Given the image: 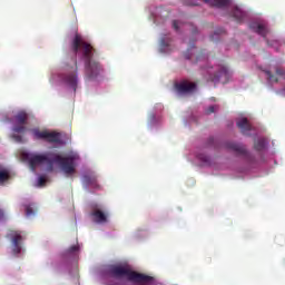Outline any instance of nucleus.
Instances as JSON below:
<instances>
[{
	"mask_svg": "<svg viewBox=\"0 0 285 285\" xmlns=\"http://www.w3.org/2000/svg\"><path fill=\"white\" fill-rule=\"evenodd\" d=\"M23 157L29 161V166L33 171L37 170L38 166H43V164H46L48 173L55 170V164H58L66 175H75L77 171L75 160L78 159V156L75 154L68 156H61L55 153L24 154Z\"/></svg>",
	"mask_w": 285,
	"mask_h": 285,
	"instance_id": "f257e3e1",
	"label": "nucleus"
},
{
	"mask_svg": "<svg viewBox=\"0 0 285 285\" xmlns=\"http://www.w3.org/2000/svg\"><path fill=\"white\" fill-rule=\"evenodd\" d=\"M71 48L75 55L82 49L85 75L87 79H96V77H99V72H101V65L98 61L92 60V57H95V48L91 47L90 43L83 41L79 35L75 36Z\"/></svg>",
	"mask_w": 285,
	"mask_h": 285,
	"instance_id": "f03ea898",
	"label": "nucleus"
},
{
	"mask_svg": "<svg viewBox=\"0 0 285 285\" xmlns=\"http://www.w3.org/2000/svg\"><path fill=\"white\" fill-rule=\"evenodd\" d=\"M109 275L116 279H124L126 277L128 282L134 284H148V282H153V276L135 272L125 265H111L109 267Z\"/></svg>",
	"mask_w": 285,
	"mask_h": 285,
	"instance_id": "7ed1b4c3",
	"label": "nucleus"
},
{
	"mask_svg": "<svg viewBox=\"0 0 285 285\" xmlns=\"http://www.w3.org/2000/svg\"><path fill=\"white\" fill-rule=\"evenodd\" d=\"M14 126L12 128L13 132L18 135H23L28 131L26 124H28V112L21 110L18 111L16 116H13Z\"/></svg>",
	"mask_w": 285,
	"mask_h": 285,
	"instance_id": "20e7f679",
	"label": "nucleus"
},
{
	"mask_svg": "<svg viewBox=\"0 0 285 285\" xmlns=\"http://www.w3.org/2000/svg\"><path fill=\"white\" fill-rule=\"evenodd\" d=\"M75 63V70L72 72H68L63 77L65 83L69 87L72 88L73 92H77V85L79 83V78L77 75V60H73Z\"/></svg>",
	"mask_w": 285,
	"mask_h": 285,
	"instance_id": "39448f33",
	"label": "nucleus"
},
{
	"mask_svg": "<svg viewBox=\"0 0 285 285\" xmlns=\"http://www.w3.org/2000/svg\"><path fill=\"white\" fill-rule=\"evenodd\" d=\"M175 89L178 95H190V92H195V90H197V83L183 80L175 85Z\"/></svg>",
	"mask_w": 285,
	"mask_h": 285,
	"instance_id": "423d86ee",
	"label": "nucleus"
},
{
	"mask_svg": "<svg viewBox=\"0 0 285 285\" xmlns=\"http://www.w3.org/2000/svg\"><path fill=\"white\" fill-rule=\"evenodd\" d=\"M202 0H186L185 6H199ZM205 3L212 8H226L228 6V0H203Z\"/></svg>",
	"mask_w": 285,
	"mask_h": 285,
	"instance_id": "0eeeda50",
	"label": "nucleus"
},
{
	"mask_svg": "<svg viewBox=\"0 0 285 285\" xmlns=\"http://www.w3.org/2000/svg\"><path fill=\"white\" fill-rule=\"evenodd\" d=\"M230 69H228L226 65H220L218 67V71L213 77H210V80L214 81V83L222 81V79L226 81L227 79H230Z\"/></svg>",
	"mask_w": 285,
	"mask_h": 285,
	"instance_id": "6e6552de",
	"label": "nucleus"
},
{
	"mask_svg": "<svg viewBox=\"0 0 285 285\" xmlns=\"http://www.w3.org/2000/svg\"><path fill=\"white\" fill-rule=\"evenodd\" d=\"M225 146L228 150H233L234 153H236V155H242L243 157L246 158L250 157V154H248V150H246V146L242 144L229 141L226 142Z\"/></svg>",
	"mask_w": 285,
	"mask_h": 285,
	"instance_id": "1a4fd4ad",
	"label": "nucleus"
},
{
	"mask_svg": "<svg viewBox=\"0 0 285 285\" xmlns=\"http://www.w3.org/2000/svg\"><path fill=\"white\" fill-rule=\"evenodd\" d=\"M249 29L253 30V32H256V35H259L261 37H263V39H265L266 41V37L268 35V27H266V24L252 22L249 23Z\"/></svg>",
	"mask_w": 285,
	"mask_h": 285,
	"instance_id": "9d476101",
	"label": "nucleus"
},
{
	"mask_svg": "<svg viewBox=\"0 0 285 285\" xmlns=\"http://www.w3.org/2000/svg\"><path fill=\"white\" fill-rule=\"evenodd\" d=\"M9 237H11L12 244H13V253L14 255H19L21 253V234L19 232H11L9 234Z\"/></svg>",
	"mask_w": 285,
	"mask_h": 285,
	"instance_id": "9b49d317",
	"label": "nucleus"
},
{
	"mask_svg": "<svg viewBox=\"0 0 285 285\" xmlns=\"http://www.w3.org/2000/svg\"><path fill=\"white\" fill-rule=\"evenodd\" d=\"M91 215L97 224H106L108 222V213L101 209H94Z\"/></svg>",
	"mask_w": 285,
	"mask_h": 285,
	"instance_id": "f8f14e48",
	"label": "nucleus"
},
{
	"mask_svg": "<svg viewBox=\"0 0 285 285\" xmlns=\"http://www.w3.org/2000/svg\"><path fill=\"white\" fill-rule=\"evenodd\" d=\"M236 124L243 135H246V132H250V130H253V126H250L248 118H240Z\"/></svg>",
	"mask_w": 285,
	"mask_h": 285,
	"instance_id": "ddd939ff",
	"label": "nucleus"
},
{
	"mask_svg": "<svg viewBox=\"0 0 285 285\" xmlns=\"http://www.w3.org/2000/svg\"><path fill=\"white\" fill-rule=\"evenodd\" d=\"M82 183L85 186H95V184H97V175H95L92 171L83 174Z\"/></svg>",
	"mask_w": 285,
	"mask_h": 285,
	"instance_id": "4468645a",
	"label": "nucleus"
},
{
	"mask_svg": "<svg viewBox=\"0 0 285 285\" xmlns=\"http://www.w3.org/2000/svg\"><path fill=\"white\" fill-rule=\"evenodd\" d=\"M45 141H49V144H59L61 141V135L59 132L47 131Z\"/></svg>",
	"mask_w": 285,
	"mask_h": 285,
	"instance_id": "2eb2a0df",
	"label": "nucleus"
},
{
	"mask_svg": "<svg viewBox=\"0 0 285 285\" xmlns=\"http://www.w3.org/2000/svg\"><path fill=\"white\" fill-rule=\"evenodd\" d=\"M232 16L234 17V19H236V21H244L246 13L242 11V9H239L238 7H235L232 11Z\"/></svg>",
	"mask_w": 285,
	"mask_h": 285,
	"instance_id": "dca6fc26",
	"label": "nucleus"
},
{
	"mask_svg": "<svg viewBox=\"0 0 285 285\" xmlns=\"http://www.w3.org/2000/svg\"><path fill=\"white\" fill-rule=\"evenodd\" d=\"M33 139H45L47 138L48 130H40L39 128L31 129Z\"/></svg>",
	"mask_w": 285,
	"mask_h": 285,
	"instance_id": "f3484780",
	"label": "nucleus"
},
{
	"mask_svg": "<svg viewBox=\"0 0 285 285\" xmlns=\"http://www.w3.org/2000/svg\"><path fill=\"white\" fill-rule=\"evenodd\" d=\"M254 148L258 153L264 150V148H266V139L265 138H259L257 141L254 142Z\"/></svg>",
	"mask_w": 285,
	"mask_h": 285,
	"instance_id": "a211bd4d",
	"label": "nucleus"
},
{
	"mask_svg": "<svg viewBox=\"0 0 285 285\" xmlns=\"http://www.w3.org/2000/svg\"><path fill=\"white\" fill-rule=\"evenodd\" d=\"M265 75H267V80L269 83H279V78L273 75L271 70H264Z\"/></svg>",
	"mask_w": 285,
	"mask_h": 285,
	"instance_id": "6ab92c4d",
	"label": "nucleus"
},
{
	"mask_svg": "<svg viewBox=\"0 0 285 285\" xmlns=\"http://www.w3.org/2000/svg\"><path fill=\"white\" fill-rule=\"evenodd\" d=\"M79 253V245H72L65 252V257H70V255H77Z\"/></svg>",
	"mask_w": 285,
	"mask_h": 285,
	"instance_id": "aec40b11",
	"label": "nucleus"
},
{
	"mask_svg": "<svg viewBox=\"0 0 285 285\" xmlns=\"http://www.w3.org/2000/svg\"><path fill=\"white\" fill-rule=\"evenodd\" d=\"M8 179H10V171L7 169H0V184H4Z\"/></svg>",
	"mask_w": 285,
	"mask_h": 285,
	"instance_id": "412c9836",
	"label": "nucleus"
},
{
	"mask_svg": "<svg viewBox=\"0 0 285 285\" xmlns=\"http://www.w3.org/2000/svg\"><path fill=\"white\" fill-rule=\"evenodd\" d=\"M226 32V30H224V28H218L213 36H210V40L212 41H217V39H219V35H224Z\"/></svg>",
	"mask_w": 285,
	"mask_h": 285,
	"instance_id": "4be33fe9",
	"label": "nucleus"
},
{
	"mask_svg": "<svg viewBox=\"0 0 285 285\" xmlns=\"http://www.w3.org/2000/svg\"><path fill=\"white\" fill-rule=\"evenodd\" d=\"M275 73L277 75V77H282L283 79H285V69L282 67H275Z\"/></svg>",
	"mask_w": 285,
	"mask_h": 285,
	"instance_id": "5701e85b",
	"label": "nucleus"
},
{
	"mask_svg": "<svg viewBox=\"0 0 285 285\" xmlns=\"http://www.w3.org/2000/svg\"><path fill=\"white\" fill-rule=\"evenodd\" d=\"M26 215L27 217H32V215H35V209H32L30 205L26 206Z\"/></svg>",
	"mask_w": 285,
	"mask_h": 285,
	"instance_id": "b1692460",
	"label": "nucleus"
},
{
	"mask_svg": "<svg viewBox=\"0 0 285 285\" xmlns=\"http://www.w3.org/2000/svg\"><path fill=\"white\" fill-rule=\"evenodd\" d=\"M12 139H14V141H17L18 144H21L23 141V137L17 135V134H13L12 136Z\"/></svg>",
	"mask_w": 285,
	"mask_h": 285,
	"instance_id": "393cba45",
	"label": "nucleus"
},
{
	"mask_svg": "<svg viewBox=\"0 0 285 285\" xmlns=\"http://www.w3.org/2000/svg\"><path fill=\"white\" fill-rule=\"evenodd\" d=\"M38 184H39V186H46V177L40 176L39 179H38Z\"/></svg>",
	"mask_w": 285,
	"mask_h": 285,
	"instance_id": "a878e982",
	"label": "nucleus"
},
{
	"mask_svg": "<svg viewBox=\"0 0 285 285\" xmlns=\"http://www.w3.org/2000/svg\"><path fill=\"white\" fill-rule=\"evenodd\" d=\"M213 112H215V106H209L206 110L207 115H213Z\"/></svg>",
	"mask_w": 285,
	"mask_h": 285,
	"instance_id": "bb28decb",
	"label": "nucleus"
},
{
	"mask_svg": "<svg viewBox=\"0 0 285 285\" xmlns=\"http://www.w3.org/2000/svg\"><path fill=\"white\" fill-rule=\"evenodd\" d=\"M173 28L174 30H179V22L177 20L173 21Z\"/></svg>",
	"mask_w": 285,
	"mask_h": 285,
	"instance_id": "cd10ccee",
	"label": "nucleus"
},
{
	"mask_svg": "<svg viewBox=\"0 0 285 285\" xmlns=\"http://www.w3.org/2000/svg\"><path fill=\"white\" fill-rule=\"evenodd\" d=\"M198 158L202 160V161H209L208 157L207 156H198Z\"/></svg>",
	"mask_w": 285,
	"mask_h": 285,
	"instance_id": "c85d7f7f",
	"label": "nucleus"
},
{
	"mask_svg": "<svg viewBox=\"0 0 285 285\" xmlns=\"http://www.w3.org/2000/svg\"><path fill=\"white\" fill-rule=\"evenodd\" d=\"M4 217H6V214L3 213V209H0V222H3Z\"/></svg>",
	"mask_w": 285,
	"mask_h": 285,
	"instance_id": "c756f323",
	"label": "nucleus"
},
{
	"mask_svg": "<svg viewBox=\"0 0 285 285\" xmlns=\"http://www.w3.org/2000/svg\"><path fill=\"white\" fill-rule=\"evenodd\" d=\"M187 51H188V52H190V49H188ZM188 52H187V53H185V58H187V59H191V58H193V56H190Z\"/></svg>",
	"mask_w": 285,
	"mask_h": 285,
	"instance_id": "7c9ffc66",
	"label": "nucleus"
},
{
	"mask_svg": "<svg viewBox=\"0 0 285 285\" xmlns=\"http://www.w3.org/2000/svg\"><path fill=\"white\" fill-rule=\"evenodd\" d=\"M208 141H209V145H210V144H213V142L215 141V138L210 137V138L208 139Z\"/></svg>",
	"mask_w": 285,
	"mask_h": 285,
	"instance_id": "2f4dec72",
	"label": "nucleus"
},
{
	"mask_svg": "<svg viewBox=\"0 0 285 285\" xmlns=\"http://www.w3.org/2000/svg\"><path fill=\"white\" fill-rule=\"evenodd\" d=\"M190 48H195V46L190 45Z\"/></svg>",
	"mask_w": 285,
	"mask_h": 285,
	"instance_id": "473e14b6",
	"label": "nucleus"
}]
</instances>
